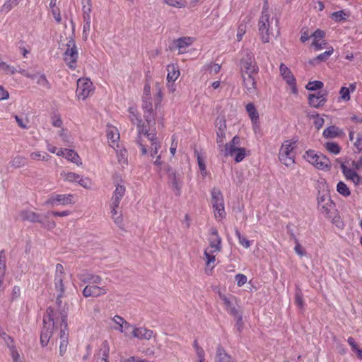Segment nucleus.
<instances>
[{
    "instance_id": "1",
    "label": "nucleus",
    "mask_w": 362,
    "mask_h": 362,
    "mask_svg": "<svg viewBox=\"0 0 362 362\" xmlns=\"http://www.w3.org/2000/svg\"><path fill=\"white\" fill-rule=\"evenodd\" d=\"M60 328L59 338L61 341L68 340L67 315L60 313V317H56L53 308H48L43 317V327L40 334V344L42 346L47 345L54 328Z\"/></svg>"
},
{
    "instance_id": "2",
    "label": "nucleus",
    "mask_w": 362,
    "mask_h": 362,
    "mask_svg": "<svg viewBox=\"0 0 362 362\" xmlns=\"http://www.w3.org/2000/svg\"><path fill=\"white\" fill-rule=\"evenodd\" d=\"M279 23L278 18L270 17L269 8L264 5L258 21V30L263 43L269 42L272 37L279 36Z\"/></svg>"
},
{
    "instance_id": "3",
    "label": "nucleus",
    "mask_w": 362,
    "mask_h": 362,
    "mask_svg": "<svg viewBox=\"0 0 362 362\" xmlns=\"http://www.w3.org/2000/svg\"><path fill=\"white\" fill-rule=\"evenodd\" d=\"M128 112L129 118L131 122L134 124L136 123L137 124L138 136L136 139V143L140 146L142 154L146 155L147 153V149L142 144V135H146L147 132L151 130V128H153V131H155V127L148 126L146 122H143L136 107L132 106L129 107L128 108Z\"/></svg>"
},
{
    "instance_id": "4",
    "label": "nucleus",
    "mask_w": 362,
    "mask_h": 362,
    "mask_svg": "<svg viewBox=\"0 0 362 362\" xmlns=\"http://www.w3.org/2000/svg\"><path fill=\"white\" fill-rule=\"evenodd\" d=\"M240 72L243 74H258L259 67L255 61V54L246 49L241 52Z\"/></svg>"
},
{
    "instance_id": "5",
    "label": "nucleus",
    "mask_w": 362,
    "mask_h": 362,
    "mask_svg": "<svg viewBox=\"0 0 362 362\" xmlns=\"http://www.w3.org/2000/svg\"><path fill=\"white\" fill-rule=\"evenodd\" d=\"M142 109L144 111V117L145 119V122L148 126L155 127V114L151 103V86L148 83H146L144 87V93L142 96Z\"/></svg>"
},
{
    "instance_id": "6",
    "label": "nucleus",
    "mask_w": 362,
    "mask_h": 362,
    "mask_svg": "<svg viewBox=\"0 0 362 362\" xmlns=\"http://www.w3.org/2000/svg\"><path fill=\"white\" fill-rule=\"evenodd\" d=\"M296 142L291 140L285 141L280 149L279 153V160L286 166H291L295 163V155L293 150L296 148Z\"/></svg>"
},
{
    "instance_id": "7",
    "label": "nucleus",
    "mask_w": 362,
    "mask_h": 362,
    "mask_svg": "<svg viewBox=\"0 0 362 362\" xmlns=\"http://www.w3.org/2000/svg\"><path fill=\"white\" fill-rule=\"evenodd\" d=\"M78 52L74 40H70L66 44V49L64 53V60L68 67L75 70L77 67Z\"/></svg>"
},
{
    "instance_id": "8",
    "label": "nucleus",
    "mask_w": 362,
    "mask_h": 362,
    "mask_svg": "<svg viewBox=\"0 0 362 362\" xmlns=\"http://www.w3.org/2000/svg\"><path fill=\"white\" fill-rule=\"evenodd\" d=\"M304 158L318 169H329L331 166L329 159L325 156L317 154L315 151H307Z\"/></svg>"
},
{
    "instance_id": "9",
    "label": "nucleus",
    "mask_w": 362,
    "mask_h": 362,
    "mask_svg": "<svg viewBox=\"0 0 362 362\" xmlns=\"http://www.w3.org/2000/svg\"><path fill=\"white\" fill-rule=\"evenodd\" d=\"M165 170L168 174L169 183L175 196L179 197L181 194L182 186V176L181 174H177L174 169L169 165L165 166Z\"/></svg>"
},
{
    "instance_id": "10",
    "label": "nucleus",
    "mask_w": 362,
    "mask_h": 362,
    "mask_svg": "<svg viewBox=\"0 0 362 362\" xmlns=\"http://www.w3.org/2000/svg\"><path fill=\"white\" fill-rule=\"evenodd\" d=\"M93 90V83L88 78H79L77 81L76 95L79 99L85 100Z\"/></svg>"
},
{
    "instance_id": "11",
    "label": "nucleus",
    "mask_w": 362,
    "mask_h": 362,
    "mask_svg": "<svg viewBox=\"0 0 362 362\" xmlns=\"http://www.w3.org/2000/svg\"><path fill=\"white\" fill-rule=\"evenodd\" d=\"M279 71L283 79L291 87L292 93L296 94L298 92L296 80L291 69L284 64L281 63L279 66Z\"/></svg>"
},
{
    "instance_id": "12",
    "label": "nucleus",
    "mask_w": 362,
    "mask_h": 362,
    "mask_svg": "<svg viewBox=\"0 0 362 362\" xmlns=\"http://www.w3.org/2000/svg\"><path fill=\"white\" fill-rule=\"evenodd\" d=\"M216 143L219 148L223 147L226 141V121L223 116L218 117L216 122Z\"/></svg>"
},
{
    "instance_id": "13",
    "label": "nucleus",
    "mask_w": 362,
    "mask_h": 362,
    "mask_svg": "<svg viewBox=\"0 0 362 362\" xmlns=\"http://www.w3.org/2000/svg\"><path fill=\"white\" fill-rule=\"evenodd\" d=\"M334 203L328 194H320L317 196V208L323 214H328L334 208Z\"/></svg>"
},
{
    "instance_id": "14",
    "label": "nucleus",
    "mask_w": 362,
    "mask_h": 362,
    "mask_svg": "<svg viewBox=\"0 0 362 362\" xmlns=\"http://www.w3.org/2000/svg\"><path fill=\"white\" fill-rule=\"evenodd\" d=\"M209 242V246L205 250H209V252L214 253H217L221 250V238L219 236L216 228H212L210 230Z\"/></svg>"
},
{
    "instance_id": "15",
    "label": "nucleus",
    "mask_w": 362,
    "mask_h": 362,
    "mask_svg": "<svg viewBox=\"0 0 362 362\" xmlns=\"http://www.w3.org/2000/svg\"><path fill=\"white\" fill-rule=\"evenodd\" d=\"M73 203L72 194H52L45 202L46 205L56 206V205H67Z\"/></svg>"
},
{
    "instance_id": "16",
    "label": "nucleus",
    "mask_w": 362,
    "mask_h": 362,
    "mask_svg": "<svg viewBox=\"0 0 362 362\" xmlns=\"http://www.w3.org/2000/svg\"><path fill=\"white\" fill-rule=\"evenodd\" d=\"M258 74H243V86L247 94H254L257 90V76Z\"/></svg>"
},
{
    "instance_id": "17",
    "label": "nucleus",
    "mask_w": 362,
    "mask_h": 362,
    "mask_svg": "<svg viewBox=\"0 0 362 362\" xmlns=\"http://www.w3.org/2000/svg\"><path fill=\"white\" fill-rule=\"evenodd\" d=\"M65 272L64 269V267L61 264H57L55 268V275H54V288L57 292L64 293L65 287L64 285V279L65 278Z\"/></svg>"
},
{
    "instance_id": "18",
    "label": "nucleus",
    "mask_w": 362,
    "mask_h": 362,
    "mask_svg": "<svg viewBox=\"0 0 362 362\" xmlns=\"http://www.w3.org/2000/svg\"><path fill=\"white\" fill-rule=\"evenodd\" d=\"M107 292L105 286H98L95 285H87L83 290V296L88 297H99L106 294Z\"/></svg>"
},
{
    "instance_id": "19",
    "label": "nucleus",
    "mask_w": 362,
    "mask_h": 362,
    "mask_svg": "<svg viewBox=\"0 0 362 362\" xmlns=\"http://www.w3.org/2000/svg\"><path fill=\"white\" fill-rule=\"evenodd\" d=\"M240 146V138L238 136H235L233 139L229 142L223 144L224 147V156H233L236 151Z\"/></svg>"
},
{
    "instance_id": "20",
    "label": "nucleus",
    "mask_w": 362,
    "mask_h": 362,
    "mask_svg": "<svg viewBox=\"0 0 362 362\" xmlns=\"http://www.w3.org/2000/svg\"><path fill=\"white\" fill-rule=\"evenodd\" d=\"M77 276L83 283L100 284L102 282V278L100 276L90 273L86 270L78 274Z\"/></svg>"
},
{
    "instance_id": "21",
    "label": "nucleus",
    "mask_w": 362,
    "mask_h": 362,
    "mask_svg": "<svg viewBox=\"0 0 362 362\" xmlns=\"http://www.w3.org/2000/svg\"><path fill=\"white\" fill-rule=\"evenodd\" d=\"M218 296L221 300L223 302L225 305L226 310L232 316L234 315H237L238 310L236 307L233 303V300L235 299V297L233 296H230V297H227L226 296L222 294L221 293H218Z\"/></svg>"
},
{
    "instance_id": "22",
    "label": "nucleus",
    "mask_w": 362,
    "mask_h": 362,
    "mask_svg": "<svg viewBox=\"0 0 362 362\" xmlns=\"http://www.w3.org/2000/svg\"><path fill=\"white\" fill-rule=\"evenodd\" d=\"M112 321L117 325L114 327V329L120 332L121 333H124V334H127V330L132 327L131 324H129L123 317L119 315L114 316Z\"/></svg>"
},
{
    "instance_id": "23",
    "label": "nucleus",
    "mask_w": 362,
    "mask_h": 362,
    "mask_svg": "<svg viewBox=\"0 0 362 362\" xmlns=\"http://www.w3.org/2000/svg\"><path fill=\"white\" fill-rule=\"evenodd\" d=\"M326 100V95L320 92L316 94H310L308 97L310 105L316 108L323 106Z\"/></svg>"
},
{
    "instance_id": "24",
    "label": "nucleus",
    "mask_w": 362,
    "mask_h": 362,
    "mask_svg": "<svg viewBox=\"0 0 362 362\" xmlns=\"http://www.w3.org/2000/svg\"><path fill=\"white\" fill-rule=\"evenodd\" d=\"M126 188L124 185H117L113 192L111 202H113L115 206H119L120 202L125 194Z\"/></svg>"
},
{
    "instance_id": "25",
    "label": "nucleus",
    "mask_w": 362,
    "mask_h": 362,
    "mask_svg": "<svg viewBox=\"0 0 362 362\" xmlns=\"http://www.w3.org/2000/svg\"><path fill=\"white\" fill-rule=\"evenodd\" d=\"M153 331L145 327H136L132 330V334L134 337L139 339H150L153 337Z\"/></svg>"
},
{
    "instance_id": "26",
    "label": "nucleus",
    "mask_w": 362,
    "mask_h": 362,
    "mask_svg": "<svg viewBox=\"0 0 362 362\" xmlns=\"http://www.w3.org/2000/svg\"><path fill=\"white\" fill-rule=\"evenodd\" d=\"M20 216L23 221H28L31 223H39L41 221L42 215L30 210H23L21 211Z\"/></svg>"
},
{
    "instance_id": "27",
    "label": "nucleus",
    "mask_w": 362,
    "mask_h": 362,
    "mask_svg": "<svg viewBox=\"0 0 362 362\" xmlns=\"http://www.w3.org/2000/svg\"><path fill=\"white\" fill-rule=\"evenodd\" d=\"M144 136H146L148 139V140L151 141V156L153 157L154 155H156L158 153V150L160 146L159 142H158L155 131H153V129L152 132H148L146 135Z\"/></svg>"
},
{
    "instance_id": "28",
    "label": "nucleus",
    "mask_w": 362,
    "mask_h": 362,
    "mask_svg": "<svg viewBox=\"0 0 362 362\" xmlns=\"http://www.w3.org/2000/svg\"><path fill=\"white\" fill-rule=\"evenodd\" d=\"M6 271V257L4 250L0 251V291L3 290V283Z\"/></svg>"
},
{
    "instance_id": "29",
    "label": "nucleus",
    "mask_w": 362,
    "mask_h": 362,
    "mask_svg": "<svg viewBox=\"0 0 362 362\" xmlns=\"http://www.w3.org/2000/svg\"><path fill=\"white\" fill-rule=\"evenodd\" d=\"M32 79L35 81V82L39 86H40L41 87H42L44 88H46L47 90L51 88V85L44 74H41V73L34 74Z\"/></svg>"
},
{
    "instance_id": "30",
    "label": "nucleus",
    "mask_w": 362,
    "mask_h": 362,
    "mask_svg": "<svg viewBox=\"0 0 362 362\" xmlns=\"http://www.w3.org/2000/svg\"><path fill=\"white\" fill-rule=\"evenodd\" d=\"M246 111L248 113L252 123L256 125L259 122V113L257 111L254 104L249 103L246 105Z\"/></svg>"
},
{
    "instance_id": "31",
    "label": "nucleus",
    "mask_w": 362,
    "mask_h": 362,
    "mask_svg": "<svg viewBox=\"0 0 362 362\" xmlns=\"http://www.w3.org/2000/svg\"><path fill=\"white\" fill-rule=\"evenodd\" d=\"M65 158L69 161L76 164L78 166L82 165V161L78 154L73 149H67Z\"/></svg>"
},
{
    "instance_id": "32",
    "label": "nucleus",
    "mask_w": 362,
    "mask_h": 362,
    "mask_svg": "<svg viewBox=\"0 0 362 362\" xmlns=\"http://www.w3.org/2000/svg\"><path fill=\"white\" fill-rule=\"evenodd\" d=\"M167 70H168V75H167L168 81L169 82L170 81H172V82L175 81L176 79L180 76V71H179L178 68L174 64H170V65L168 66Z\"/></svg>"
},
{
    "instance_id": "33",
    "label": "nucleus",
    "mask_w": 362,
    "mask_h": 362,
    "mask_svg": "<svg viewBox=\"0 0 362 362\" xmlns=\"http://www.w3.org/2000/svg\"><path fill=\"white\" fill-rule=\"evenodd\" d=\"M50 214H52V212H47L45 214L42 215L41 221L39 222V223H40L43 227L48 229H52L56 226L55 222L49 218Z\"/></svg>"
},
{
    "instance_id": "34",
    "label": "nucleus",
    "mask_w": 362,
    "mask_h": 362,
    "mask_svg": "<svg viewBox=\"0 0 362 362\" xmlns=\"http://www.w3.org/2000/svg\"><path fill=\"white\" fill-rule=\"evenodd\" d=\"M30 158L33 160L48 161L51 156L45 151H35L30 154Z\"/></svg>"
},
{
    "instance_id": "35",
    "label": "nucleus",
    "mask_w": 362,
    "mask_h": 362,
    "mask_svg": "<svg viewBox=\"0 0 362 362\" xmlns=\"http://www.w3.org/2000/svg\"><path fill=\"white\" fill-rule=\"evenodd\" d=\"M106 133L108 141L112 143L117 141L119 139V134L115 127H107Z\"/></svg>"
},
{
    "instance_id": "36",
    "label": "nucleus",
    "mask_w": 362,
    "mask_h": 362,
    "mask_svg": "<svg viewBox=\"0 0 362 362\" xmlns=\"http://www.w3.org/2000/svg\"><path fill=\"white\" fill-rule=\"evenodd\" d=\"M340 134V130L338 127L332 125L324 129L322 135L325 138H335Z\"/></svg>"
},
{
    "instance_id": "37",
    "label": "nucleus",
    "mask_w": 362,
    "mask_h": 362,
    "mask_svg": "<svg viewBox=\"0 0 362 362\" xmlns=\"http://www.w3.org/2000/svg\"><path fill=\"white\" fill-rule=\"evenodd\" d=\"M10 165L14 168L24 167L26 165V158L24 156L17 155L11 159Z\"/></svg>"
},
{
    "instance_id": "38",
    "label": "nucleus",
    "mask_w": 362,
    "mask_h": 362,
    "mask_svg": "<svg viewBox=\"0 0 362 362\" xmlns=\"http://www.w3.org/2000/svg\"><path fill=\"white\" fill-rule=\"evenodd\" d=\"M192 39L191 37H180L175 42L177 47L180 51L182 52L183 49L189 47L192 44Z\"/></svg>"
},
{
    "instance_id": "39",
    "label": "nucleus",
    "mask_w": 362,
    "mask_h": 362,
    "mask_svg": "<svg viewBox=\"0 0 362 362\" xmlns=\"http://www.w3.org/2000/svg\"><path fill=\"white\" fill-rule=\"evenodd\" d=\"M216 360L218 362H230V356L226 354L224 349L221 346L217 347Z\"/></svg>"
},
{
    "instance_id": "40",
    "label": "nucleus",
    "mask_w": 362,
    "mask_h": 362,
    "mask_svg": "<svg viewBox=\"0 0 362 362\" xmlns=\"http://www.w3.org/2000/svg\"><path fill=\"white\" fill-rule=\"evenodd\" d=\"M216 218H223L226 216L224 202L212 204Z\"/></svg>"
},
{
    "instance_id": "41",
    "label": "nucleus",
    "mask_w": 362,
    "mask_h": 362,
    "mask_svg": "<svg viewBox=\"0 0 362 362\" xmlns=\"http://www.w3.org/2000/svg\"><path fill=\"white\" fill-rule=\"evenodd\" d=\"M60 175L64 181L69 182H77L80 175L72 172L62 171L60 173Z\"/></svg>"
},
{
    "instance_id": "42",
    "label": "nucleus",
    "mask_w": 362,
    "mask_h": 362,
    "mask_svg": "<svg viewBox=\"0 0 362 362\" xmlns=\"http://www.w3.org/2000/svg\"><path fill=\"white\" fill-rule=\"evenodd\" d=\"M202 70L206 72V73H209L210 74H217L218 72L220 71L221 70V66L218 64H215V63H209V64H205L203 67H202Z\"/></svg>"
},
{
    "instance_id": "43",
    "label": "nucleus",
    "mask_w": 362,
    "mask_h": 362,
    "mask_svg": "<svg viewBox=\"0 0 362 362\" xmlns=\"http://www.w3.org/2000/svg\"><path fill=\"white\" fill-rule=\"evenodd\" d=\"M101 351L103 353V357L98 361V362H108L110 346L107 341H104L101 345Z\"/></svg>"
},
{
    "instance_id": "44",
    "label": "nucleus",
    "mask_w": 362,
    "mask_h": 362,
    "mask_svg": "<svg viewBox=\"0 0 362 362\" xmlns=\"http://www.w3.org/2000/svg\"><path fill=\"white\" fill-rule=\"evenodd\" d=\"M211 199H212L211 200L212 204H215L216 203L219 204V203L224 202L223 194H222L221 192L220 191V189H218L217 188L212 189Z\"/></svg>"
},
{
    "instance_id": "45",
    "label": "nucleus",
    "mask_w": 362,
    "mask_h": 362,
    "mask_svg": "<svg viewBox=\"0 0 362 362\" xmlns=\"http://www.w3.org/2000/svg\"><path fill=\"white\" fill-rule=\"evenodd\" d=\"M21 0H6L1 6V11L4 13L9 12L13 7L16 6Z\"/></svg>"
},
{
    "instance_id": "46",
    "label": "nucleus",
    "mask_w": 362,
    "mask_h": 362,
    "mask_svg": "<svg viewBox=\"0 0 362 362\" xmlns=\"http://www.w3.org/2000/svg\"><path fill=\"white\" fill-rule=\"evenodd\" d=\"M341 169L346 180H351L358 174L354 170L347 168L344 163L341 164Z\"/></svg>"
},
{
    "instance_id": "47",
    "label": "nucleus",
    "mask_w": 362,
    "mask_h": 362,
    "mask_svg": "<svg viewBox=\"0 0 362 362\" xmlns=\"http://www.w3.org/2000/svg\"><path fill=\"white\" fill-rule=\"evenodd\" d=\"M337 191L344 197H349L351 194L349 187L342 181L338 182L337 185Z\"/></svg>"
},
{
    "instance_id": "48",
    "label": "nucleus",
    "mask_w": 362,
    "mask_h": 362,
    "mask_svg": "<svg viewBox=\"0 0 362 362\" xmlns=\"http://www.w3.org/2000/svg\"><path fill=\"white\" fill-rule=\"evenodd\" d=\"M235 235L238 239L239 243L245 248H249L251 246V242L247 240L245 236L242 235L240 232L236 228Z\"/></svg>"
},
{
    "instance_id": "49",
    "label": "nucleus",
    "mask_w": 362,
    "mask_h": 362,
    "mask_svg": "<svg viewBox=\"0 0 362 362\" xmlns=\"http://www.w3.org/2000/svg\"><path fill=\"white\" fill-rule=\"evenodd\" d=\"M325 148L331 153L337 155L340 153L341 148L335 142H327L325 145Z\"/></svg>"
},
{
    "instance_id": "50",
    "label": "nucleus",
    "mask_w": 362,
    "mask_h": 362,
    "mask_svg": "<svg viewBox=\"0 0 362 362\" xmlns=\"http://www.w3.org/2000/svg\"><path fill=\"white\" fill-rule=\"evenodd\" d=\"M0 71L6 74H14L17 72V70L13 66L3 62H0Z\"/></svg>"
},
{
    "instance_id": "51",
    "label": "nucleus",
    "mask_w": 362,
    "mask_h": 362,
    "mask_svg": "<svg viewBox=\"0 0 362 362\" xmlns=\"http://www.w3.org/2000/svg\"><path fill=\"white\" fill-rule=\"evenodd\" d=\"M209 252V250H204V252L206 267H210L212 264H214L216 261V253Z\"/></svg>"
},
{
    "instance_id": "52",
    "label": "nucleus",
    "mask_w": 362,
    "mask_h": 362,
    "mask_svg": "<svg viewBox=\"0 0 362 362\" xmlns=\"http://www.w3.org/2000/svg\"><path fill=\"white\" fill-rule=\"evenodd\" d=\"M246 156V150L245 148L239 147L233 157L236 163L241 162Z\"/></svg>"
},
{
    "instance_id": "53",
    "label": "nucleus",
    "mask_w": 362,
    "mask_h": 362,
    "mask_svg": "<svg viewBox=\"0 0 362 362\" xmlns=\"http://www.w3.org/2000/svg\"><path fill=\"white\" fill-rule=\"evenodd\" d=\"M347 17L348 15L343 10L335 11L332 13V18L335 22H340L341 21L346 20Z\"/></svg>"
},
{
    "instance_id": "54",
    "label": "nucleus",
    "mask_w": 362,
    "mask_h": 362,
    "mask_svg": "<svg viewBox=\"0 0 362 362\" xmlns=\"http://www.w3.org/2000/svg\"><path fill=\"white\" fill-rule=\"evenodd\" d=\"M167 5L175 8H182L185 6L184 0H163Z\"/></svg>"
},
{
    "instance_id": "55",
    "label": "nucleus",
    "mask_w": 362,
    "mask_h": 362,
    "mask_svg": "<svg viewBox=\"0 0 362 362\" xmlns=\"http://www.w3.org/2000/svg\"><path fill=\"white\" fill-rule=\"evenodd\" d=\"M323 87V83L320 81H310L306 85V88L309 90H316Z\"/></svg>"
},
{
    "instance_id": "56",
    "label": "nucleus",
    "mask_w": 362,
    "mask_h": 362,
    "mask_svg": "<svg viewBox=\"0 0 362 362\" xmlns=\"http://www.w3.org/2000/svg\"><path fill=\"white\" fill-rule=\"evenodd\" d=\"M118 162L122 165L127 164V153L125 149L120 150L117 153Z\"/></svg>"
},
{
    "instance_id": "57",
    "label": "nucleus",
    "mask_w": 362,
    "mask_h": 362,
    "mask_svg": "<svg viewBox=\"0 0 362 362\" xmlns=\"http://www.w3.org/2000/svg\"><path fill=\"white\" fill-rule=\"evenodd\" d=\"M333 49L327 50L325 52L319 54L316 58L313 59V62L315 61H320V62H325L328 59V58L331 56V54L333 53Z\"/></svg>"
},
{
    "instance_id": "58",
    "label": "nucleus",
    "mask_w": 362,
    "mask_h": 362,
    "mask_svg": "<svg viewBox=\"0 0 362 362\" xmlns=\"http://www.w3.org/2000/svg\"><path fill=\"white\" fill-rule=\"evenodd\" d=\"M77 183H78L81 186L84 188H90L91 182L90 179L88 177H83L81 175H79V178H78Z\"/></svg>"
},
{
    "instance_id": "59",
    "label": "nucleus",
    "mask_w": 362,
    "mask_h": 362,
    "mask_svg": "<svg viewBox=\"0 0 362 362\" xmlns=\"http://www.w3.org/2000/svg\"><path fill=\"white\" fill-rule=\"evenodd\" d=\"M295 302L296 304L300 308H303L304 303H303V296L300 291H298L296 293L295 295Z\"/></svg>"
},
{
    "instance_id": "60",
    "label": "nucleus",
    "mask_w": 362,
    "mask_h": 362,
    "mask_svg": "<svg viewBox=\"0 0 362 362\" xmlns=\"http://www.w3.org/2000/svg\"><path fill=\"white\" fill-rule=\"evenodd\" d=\"M294 250L296 253L300 257H303L306 255V252L300 244L298 240H296Z\"/></svg>"
},
{
    "instance_id": "61",
    "label": "nucleus",
    "mask_w": 362,
    "mask_h": 362,
    "mask_svg": "<svg viewBox=\"0 0 362 362\" xmlns=\"http://www.w3.org/2000/svg\"><path fill=\"white\" fill-rule=\"evenodd\" d=\"M341 98L344 101H349L350 100V91L346 87H341L339 91Z\"/></svg>"
},
{
    "instance_id": "62",
    "label": "nucleus",
    "mask_w": 362,
    "mask_h": 362,
    "mask_svg": "<svg viewBox=\"0 0 362 362\" xmlns=\"http://www.w3.org/2000/svg\"><path fill=\"white\" fill-rule=\"evenodd\" d=\"M235 320H236V325L237 329L238 332H241L243 327V317L242 315L240 313H238L237 315H234L233 316Z\"/></svg>"
},
{
    "instance_id": "63",
    "label": "nucleus",
    "mask_w": 362,
    "mask_h": 362,
    "mask_svg": "<svg viewBox=\"0 0 362 362\" xmlns=\"http://www.w3.org/2000/svg\"><path fill=\"white\" fill-rule=\"evenodd\" d=\"M235 279L237 282V285L240 287L243 286L247 282V276L243 274H238L235 276Z\"/></svg>"
},
{
    "instance_id": "64",
    "label": "nucleus",
    "mask_w": 362,
    "mask_h": 362,
    "mask_svg": "<svg viewBox=\"0 0 362 362\" xmlns=\"http://www.w3.org/2000/svg\"><path fill=\"white\" fill-rule=\"evenodd\" d=\"M245 32H246V25L241 23L238 26V32H237V40L238 42L242 40L243 37L245 35Z\"/></svg>"
}]
</instances>
